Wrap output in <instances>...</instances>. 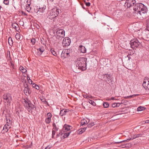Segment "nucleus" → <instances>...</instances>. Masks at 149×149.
<instances>
[{
    "instance_id": "19",
    "label": "nucleus",
    "mask_w": 149,
    "mask_h": 149,
    "mask_svg": "<svg viewBox=\"0 0 149 149\" xmlns=\"http://www.w3.org/2000/svg\"><path fill=\"white\" fill-rule=\"evenodd\" d=\"M71 126H70L68 125L65 124L63 127V132H66L70 130V128H71Z\"/></svg>"
},
{
    "instance_id": "14",
    "label": "nucleus",
    "mask_w": 149,
    "mask_h": 149,
    "mask_svg": "<svg viewBox=\"0 0 149 149\" xmlns=\"http://www.w3.org/2000/svg\"><path fill=\"white\" fill-rule=\"evenodd\" d=\"M24 93L26 95H28L31 94V91L29 88L28 87V86L26 85V86L25 87L24 89Z\"/></svg>"
},
{
    "instance_id": "32",
    "label": "nucleus",
    "mask_w": 149,
    "mask_h": 149,
    "mask_svg": "<svg viewBox=\"0 0 149 149\" xmlns=\"http://www.w3.org/2000/svg\"><path fill=\"white\" fill-rule=\"evenodd\" d=\"M70 131H69L68 132H66L63 134V137L64 138H67L69 135L70 134Z\"/></svg>"
},
{
    "instance_id": "36",
    "label": "nucleus",
    "mask_w": 149,
    "mask_h": 149,
    "mask_svg": "<svg viewBox=\"0 0 149 149\" xmlns=\"http://www.w3.org/2000/svg\"><path fill=\"white\" fill-rule=\"evenodd\" d=\"M109 106V104L107 102H104L103 104V106L104 108H108Z\"/></svg>"
},
{
    "instance_id": "1",
    "label": "nucleus",
    "mask_w": 149,
    "mask_h": 149,
    "mask_svg": "<svg viewBox=\"0 0 149 149\" xmlns=\"http://www.w3.org/2000/svg\"><path fill=\"white\" fill-rule=\"evenodd\" d=\"M86 59L84 58H79L76 61V67L79 69L85 70L86 69Z\"/></svg>"
},
{
    "instance_id": "21",
    "label": "nucleus",
    "mask_w": 149,
    "mask_h": 149,
    "mask_svg": "<svg viewBox=\"0 0 149 149\" xmlns=\"http://www.w3.org/2000/svg\"><path fill=\"white\" fill-rule=\"evenodd\" d=\"M12 26L14 29H15L16 31H18V32H19V31H18L19 30V25H18L17 24L15 23H14L12 24Z\"/></svg>"
},
{
    "instance_id": "38",
    "label": "nucleus",
    "mask_w": 149,
    "mask_h": 149,
    "mask_svg": "<svg viewBox=\"0 0 149 149\" xmlns=\"http://www.w3.org/2000/svg\"><path fill=\"white\" fill-rule=\"evenodd\" d=\"M20 35L19 33H17V34H16L15 37L17 40H18L20 38Z\"/></svg>"
},
{
    "instance_id": "30",
    "label": "nucleus",
    "mask_w": 149,
    "mask_h": 149,
    "mask_svg": "<svg viewBox=\"0 0 149 149\" xmlns=\"http://www.w3.org/2000/svg\"><path fill=\"white\" fill-rule=\"evenodd\" d=\"M145 109V107L140 106L137 108V111H143Z\"/></svg>"
},
{
    "instance_id": "58",
    "label": "nucleus",
    "mask_w": 149,
    "mask_h": 149,
    "mask_svg": "<svg viewBox=\"0 0 149 149\" xmlns=\"http://www.w3.org/2000/svg\"><path fill=\"white\" fill-rule=\"evenodd\" d=\"M127 56V57H128V58H129V60L130 59V54H128V55Z\"/></svg>"
},
{
    "instance_id": "59",
    "label": "nucleus",
    "mask_w": 149,
    "mask_h": 149,
    "mask_svg": "<svg viewBox=\"0 0 149 149\" xmlns=\"http://www.w3.org/2000/svg\"><path fill=\"white\" fill-rule=\"evenodd\" d=\"M149 123V120H147L145 121V123Z\"/></svg>"
},
{
    "instance_id": "17",
    "label": "nucleus",
    "mask_w": 149,
    "mask_h": 149,
    "mask_svg": "<svg viewBox=\"0 0 149 149\" xmlns=\"http://www.w3.org/2000/svg\"><path fill=\"white\" fill-rule=\"evenodd\" d=\"M6 124L5 125H7L8 126H11L12 125V122L10 120L9 117L6 116Z\"/></svg>"
},
{
    "instance_id": "25",
    "label": "nucleus",
    "mask_w": 149,
    "mask_h": 149,
    "mask_svg": "<svg viewBox=\"0 0 149 149\" xmlns=\"http://www.w3.org/2000/svg\"><path fill=\"white\" fill-rule=\"evenodd\" d=\"M68 57V56L67 55V54H66L63 51H62L61 55V58L63 59H64Z\"/></svg>"
},
{
    "instance_id": "9",
    "label": "nucleus",
    "mask_w": 149,
    "mask_h": 149,
    "mask_svg": "<svg viewBox=\"0 0 149 149\" xmlns=\"http://www.w3.org/2000/svg\"><path fill=\"white\" fill-rule=\"evenodd\" d=\"M46 6L45 5H44L42 7L39 8L38 9L37 8L36 9H34V12H36L37 13L39 14L40 13H42L45 11V10L46 9Z\"/></svg>"
},
{
    "instance_id": "57",
    "label": "nucleus",
    "mask_w": 149,
    "mask_h": 149,
    "mask_svg": "<svg viewBox=\"0 0 149 149\" xmlns=\"http://www.w3.org/2000/svg\"><path fill=\"white\" fill-rule=\"evenodd\" d=\"M138 138V137H136V135H134V137H133V138L132 139H134L135 138Z\"/></svg>"
},
{
    "instance_id": "2",
    "label": "nucleus",
    "mask_w": 149,
    "mask_h": 149,
    "mask_svg": "<svg viewBox=\"0 0 149 149\" xmlns=\"http://www.w3.org/2000/svg\"><path fill=\"white\" fill-rule=\"evenodd\" d=\"M59 13V9L55 7L49 10L48 14V18L49 19H52L58 16Z\"/></svg>"
},
{
    "instance_id": "23",
    "label": "nucleus",
    "mask_w": 149,
    "mask_h": 149,
    "mask_svg": "<svg viewBox=\"0 0 149 149\" xmlns=\"http://www.w3.org/2000/svg\"><path fill=\"white\" fill-rule=\"evenodd\" d=\"M128 139L126 140H124L123 141H121L120 142H112V143H111V144H119L120 143H122L123 142H124L125 141L128 142L130 140V139Z\"/></svg>"
},
{
    "instance_id": "54",
    "label": "nucleus",
    "mask_w": 149,
    "mask_h": 149,
    "mask_svg": "<svg viewBox=\"0 0 149 149\" xmlns=\"http://www.w3.org/2000/svg\"><path fill=\"white\" fill-rule=\"evenodd\" d=\"M91 53L92 54H93L95 55H96V54L97 53L96 52H94V51H91Z\"/></svg>"
},
{
    "instance_id": "49",
    "label": "nucleus",
    "mask_w": 149,
    "mask_h": 149,
    "mask_svg": "<svg viewBox=\"0 0 149 149\" xmlns=\"http://www.w3.org/2000/svg\"><path fill=\"white\" fill-rule=\"evenodd\" d=\"M27 80H28V82L29 83V84H32V80L30 79H29H29H28V77H27Z\"/></svg>"
},
{
    "instance_id": "5",
    "label": "nucleus",
    "mask_w": 149,
    "mask_h": 149,
    "mask_svg": "<svg viewBox=\"0 0 149 149\" xmlns=\"http://www.w3.org/2000/svg\"><path fill=\"white\" fill-rule=\"evenodd\" d=\"M143 86L146 90L149 91V79L148 77L144 78Z\"/></svg>"
},
{
    "instance_id": "18",
    "label": "nucleus",
    "mask_w": 149,
    "mask_h": 149,
    "mask_svg": "<svg viewBox=\"0 0 149 149\" xmlns=\"http://www.w3.org/2000/svg\"><path fill=\"white\" fill-rule=\"evenodd\" d=\"M11 127V126H8L7 125H5L4 126L3 129L2 131L3 133L6 132L8 131V130Z\"/></svg>"
},
{
    "instance_id": "52",
    "label": "nucleus",
    "mask_w": 149,
    "mask_h": 149,
    "mask_svg": "<svg viewBox=\"0 0 149 149\" xmlns=\"http://www.w3.org/2000/svg\"><path fill=\"white\" fill-rule=\"evenodd\" d=\"M11 67L13 69L14 68V65L13 64L11 63Z\"/></svg>"
},
{
    "instance_id": "37",
    "label": "nucleus",
    "mask_w": 149,
    "mask_h": 149,
    "mask_svg": "<svg viewBox=\"0 0 149 149\" xmlns=\"http://www.w3.org/2000/svg\"><path fill=\"white\" fill-rule=\"evenodd\" d=\"M69 51L70 50H65L64 51H63L69 57L70 56V55Z\"/></svg>"
},
{
    "instance_id": "40",
    "label": "nucleus",
    "mask_w": 149,
    "mask_h": 149,
    "mask_svg": "<svg viewBox=\"0 0 149 149\" xmlns=\"http://www.w3.org/2000/svg\"><path fill=\"white\" fill-rule=\"evenodd\" d=\"M45 122L47 124L51 122V118H46Z\"/></svg>"
},
{
    "instance_id": "20",
    "label": "nucleus",
    "mask_w": 149,
    "mask_h": 149,
    "mask_svg": "<svg viewBox=\"0 0 149 149\" xmlns=\"http://www.w3.org/2000/svg\"><path fill=\"white\" fill-rule=\"evenodd\" d=\"M79 50V52H80L83 53H85L86 52V48L82 45H80Z\"/></svg>"
},
{
    "instance_id": "4",
    "label": "nucleus",
    "mask_w": 149,
    "mask_h": 149,
    "mask_svg": "<svg viewBox=\"0 0 149 149\" xmlns=\"http://www.w3.org/2000/svg\"><path fill=\"white\" fill-rule=\"evenodd\" d=\"M141 42L137 39H134L130 41V44L131 48L133 49H135L139 45Z\"/></svg>"
},
{
    "instance_id": "11",
    "label": "nucleus",
    "mask_w": 149,
    "mask_h": 149,
    "mask_svg": "<svg viewBox=\"0 0 149 149\" xmlns=\"http://www.w3.org/2000/svg\"><path fill=\"white\" fill-rule=\"evenodd\" d=\"M31 1L32 0H27L26 1V5L25 7V9L29 13L30 12L31 10V8L30 6Z\"/></svg>"
},
{
    "instance_id": "43",
    "label": "nucleus",
    "mask_w": 149,
    "mask_h": 149,
    "mask_svg": "<svg viewBox=\"0 0 149 149\" xmlns=\"http://www.w3.org/2000/svg\"><path fill=\"white\" fill-rule=\"evenodd\" d=\"M94 122L91 123H89L88 125V127H91L92 126H94Z\"/></svg>"
},
{
    "instance_id": "35",
    "label": "nucleus",
    "mask_w": 149,
    "mask_h": 149,
    "mask_svg": "<svg viewBox=\"0 0 149 149\" xmlns=\"http://www.w3.org/2000/svg\"><path fill=\"white\" fill-rule=\"evenodd\" d=\"M51 52L52 54L53 55L55 56H57L56 53L55 51H54V49H51Z\"/></svg>"
},
{
    "instance_id": "41",
    "label": "nucleus",
    "mask_w": 149,
    "mask_h": 149,
    "mask_svg": "<svg viewBox=\"0 0 149 149\" xmlns=\"http://www.w3.org/2000/svg\"><path fill=\"white\" fill-rule=\"evenodd\" d=\"M143 135V132H142L139 134H136V137H142V136Z\"/></svg>"
},
{
    "instance_id": "27",
    "label": "nucleus",
    "mask_w": 149,
    "mask_h": 149,
    "mask_svg": "<svg viewBox=\"0 0 149 149\" xmlns=\"http://www.w3.org/2000/svg\"><path fill=\"white\" fill-rule=\"evenodd\" d=\"M88 120V121L87 120H86V123H85L84 119L82 120L81 121V125H83L87 124H88V122H89V120Z\"/></svg>"
},
{
    "instance_id": "47",
    "label": "nucleus",
    "mask_w": 149,
    "mask_h": 149,
    "mask_svg": "<svg viewBox=\"0 0 149 149\" xmlns=\"http://www.w3.org/2000/svg\"><path fill=\"white\" fill-rule=\"evenodd\" d=\"M133 97V96L132 95H129L128 96H127L124 97V98L125 99H127V98H131L132 97Z\"/></svg>"
},
{
    "instance_id": "44",
    "label": "nucleus",
    "mask_w": 149,
    "mask_h": 149,
    "mask_svg": "<svg viewBox=\"0 0 149 149\" xmlns=\"http://www.w3.org/2000/svg\"><path fill=\"white\" fill-rule=\"evenodd\" d=\"M52 114L50 113H47V118H52Z\"/></svg>"
},
{
    "instance_id": "63",
    "label": "nucleus",
    "mask_w": 149,
    "mask_h": 149,
    "mask_svg": "<svg viewBox=\"0 0 149 149\" xmlns=\"http://www.w3.org/2000/svg\"><path fill=\"white\" fill-rule=\"evenodd\" d=\"M1 6H0V9H1Z\"/></svg>"
},
{
    "instance_id": "45",
    "label": "nucleus",
    "mask_w": 149,
    "mask_h": 149,
    "mask_svg": "<svg viewBox=\"0 0 149 149\" xmlns=\"http://www.w3.org/2000/svg\"><path fill=\"white\" fill-rule=\"evenodd\" d=\"M84 2V3L85 4L86 6L88 7H89V6H90V2H86V1H85Z\"/></svg>"
},
{
    "instance_id": "53",
    "label": "nucleus",
    "mask_w": 149,
    "mask_h": 149,
    "mask_svg": "<svg viewBox=\"0 0 149 149\" xmlns=\"http://www.w3.org/2000/svg\"><path fill=\"white\" fill-rule=\"evenodd\" d=\"M27 111H29V112H31V110H32L31 109H30V108H27Z\"/></svg>"
},
{
    "instance_id": "29",
    "label": "nucleus",
    "mask_w": 149,
    "mask_h": 149,
    "mask_svg": "<svg viewBox=\"0 0 149 149\" xmlns=\"http://www.w3.org/2000/svg\"><path fill=\"white\" fill-rule=\"evenodd\" d=\"M52 125L53 127H54L53 128L52 130L58 131V128L56 127L55 124V123H53Z\"/></svg>"
},
{
    "instance_id": "51",
    "label": "nucleus",
    "mask_w": 149,
    "mask_h": 149,
    "mask_svg": "<svg viewBox=\"0 0 149 149\" xmlns=\"http://www.w3.org/2000/svg\"><path fill=\"white\" fill-rule=\"evenodd\" d=\"M56 131L52 130V138H54V135H55Z\"/></svg>"
},
{
    "instance_id": "56",
    "label": "nucleus",
    "mask_w": 149,
    "mask_h": 149,
    "mask_svg": "<svg viewBox=\"0 0 149 149\" xmlns=\"http://www.w3.org/2000/svg\"><path fill=\"white\" fill-rule=\"evenodd\" d=\"M139 95V94H134L133 95H132L133 96V97H134L136 96H138Z\"/></svg>"
},
{
    "instance_id": "24",
    "label": "nucleus",
    "mask_w": 149,
    "mask_h": 149,
    "mask_svg": "<svg viewBox=\"0 0 149 149\" xmlns=\"http://www.w3.org/2000/svg\"><path fill=\"white\" fill-rule=\"evenodd\" d=\"M19 69L20 71L23 73H25L26 72V68L23 67L22 66H20L19 67Z\"/></svg>"
},
{
    "instance_id": "50",
    "label": "nucleus",
    "mask_w": 149,
    "mask_h": 149,
    "mask_svg": "<svg viewBox=\"0 0 149 149\" xmlns=\"http://www.w3.org/2000/svg\"><path fill=\"white\" fill-rule=\"evenodd\" d=\"M147 28L149 29V18L148 20L147 23Z\"/></svg>"
},
{
    "instance_id": "13",
    "label": "nucleus",
    "mask_w": 149,
    "mask_h": 149,
    "mask_svg": "<svg viewBox=\"0 0 149 149\" xmlns=\"http://www.w3.org/2000/svg\"><path fill=\"white\" fill-rule=\"evenodd\" d=\"M103 79L104 80L108 83H110L112 82V80L111 79V76L109 74H104L103 75Z\"/></svg>"
},
{
    "instance_id": "16",
    "label": "nucleus",
    "mask_w": 149,
    "mask_h": 149,
    "mask_svg": "<svg viewBox=\"0 0 149 149\" xmlns=\"http://www.w3.org/2000/svg\"><path fill=\"white\" fill-rule=\"evenodd\" d=\"M37 54L38 55L40 56L42 54V53L45 51V49L43 47H41L37 49Z\"/></svg>"
},
{
    "instance_id": "8",
    "label": "nucleus",
    "mask_w": 149,
    "mask_h": 149,
    "mask_svg": "<svg viewBox=\"0 0 149 149\" xmlns=\"http://www.w3.org/2000/svg\"><path fill=\"white\" fill-rule=\"evenodd\" d=\"M3 98L4 100H6V101L7 102L10 103L11 102V94L9 93L4 94Z\"/></svg>"
},
{
    "instance_id": "34",
    "label": "nucleus",
    "mask_w": 149,
    "mask_h": 149,
    "mask_svg": "<svg viewBox=\"0 0 149 149\" xmlns=\"http://www.w3.org/2000/svg\"><path fill=\"white\" fill-rule=\"evenodd\" d=\"M9 0H4L3 1V3L4 4L8 6L9 5Z\"/></svg>"
},
{
    "instance_id": "31",
    "label": "nucleus",
    "mask_w": 149,
    "mask_h": 149,
    "mask_svg": "<svg viewBox=\"0 0 149 149\" xmlns=\"http://www.w3.org/2000/svg\"><path fill=\"white\" fill-rule=\"evenodd\" d=\"M8 42L10 45L11 46H12L13 44V42L12 38L11 37H9V38H8Z\"/></svg>"
},
{
    "instance_id": "55",
    "label": "nucleus",
    "mask_w": 149,
    "mask_h": 149,
    "mask_svg": "<svg viewBox=\"0 0 149 149\" xmlns=\"http://www.w3.org/2000/svg\"><path fill=\"white\" fill-rule=\"evenodd\" d=\"M115 100V98L114 97H111V99H109V100Z\"/></svg>"
},
{
    "instance_id": "26",
    "label": "nucleus",
    "mask_w": 149,
    "mask_h": 149,
    "mask_svg": "<svg viewBox=\"0 0 149 149\" xmlns=\"http://www.w3.org/2000/svg\"><path fill=\"white\" fill-rule=\"evenodd\" d=\"M27 103L28 104V107H27V108H30L31 109H34L35 107L34 105L28 102H27Z\"/></svg>"
},
{
    "instance_id": "62",
    "label": "nucleus",
    "mask_w": 149,
    "mask_h": 149,
    "mask_svg": "<svg viewBox=\"0 0 149 149\" xmlns=\"http://www.w3.org/2000/svg\"><path fill=\"white\" fill-rule=\"evenodd\" d=\"M146 40H149V38L148 39H146Z\"/></svg>"
},
{
    "instance_id": "48",
    "label": "nucleus",
    "mask_w": 149,
    "mask_h": 149,
    "mask_svg": "<svg viewBox=\"0 0 149 149\" xmlns=\"http://www.w3.org/2000/svg\"><path fill=\"white\" fill-rule=\"evenodd\" d=\"M52 147L51 145H48L44 149H50Z\"/></svg>"
},
{
    "instance_id": "12",
    "label": "nucleus",
    "mask_w": 149,
    "mask_h": 149,
    "mask_svg": "<svg viewBox=\"0 0 149 149\" xmlns=\"http://www.w3.org/2000/svg\"><path fill=\"white\" fill-rule=\"evenodd\" d=\"M143 4L141 3H137L134 5L133 10L134 11L137 12L140 9L141 7L143 6Z\"/></svg>"
},
{
    "instance_id": "39",
    "label": "nucleus",
    "mask_w": 149,
    "mask_h": 149,
    "mask_svg": "<svg viewBox=\"0 0 149 149\" xmlns=\"http://www.w3.org/2000/svg\"><path fill=\"white\" fill-rule=\"evenodd\" d=\"M83 97L85 98H92L93 97L91 95H89L87 94L83 95Z\"/></svg>"
},
{
    "instance_id": "6",
    "label": "nucleus",
    "mask_w": 149,
    "mask_h": 149,
    "mask_svg": "<svg viewBox=\"0 0 149 149\" xmlns=\"http://www.w3.org/2000/svg\"><path fill=\"white\" fill-rule=\"evenodd\" d=\"M140 9L138 11H137V12H136V13L137 14H139L141 15L142 14H144L145 13H146L148 11V9L146 6H145L144 5L141 7Z\"/></svg>"
},
{
    "instance_id": "42",
    "label": "nucleus",
    "mask_w": 149,
    "mask_h": 149,
    "mask_svg": "<svg viewBox=\"0 0 149 149\" xmlns=\"http://www.w3.org/2000/svg\"><path fill=\"white\" fill-rule=\"evenodd\" d=\"M89 103H90V104L92 105L93 106H95V103L94 102V101L92 100H89Z\"/></svg>"
},
{
    "instance_id": "28",
    "label": "nucleus",
    "mask_w": 149,
    "mask_h": 149,
    "mask_svg": "<svg viewBox=\"0 0 149 149\" xmlns=\"http://www.w3.org/2000/svg\"><path fill=\"white\" fill-rule=\"evenodd\" d=\"M120 104H121V103H114L112 104V107L113 108H115V107H118Z\"/></svg>"
},
{
    "instance_id": "61",
    "label": "nucleus",
    "mask_w": 149,
    "mask_h": 149,
    "mask_svg": "<svg viewBox=\"0 0 149 149\" xmlns=\"http://www.w3.org/2000/svg\"><path fill=\"white\" fill-rule=\"evenodd\" d=\"M42 101L43 102H44L45 101H45V100H42Z\"/></svg>"
},
{
    "instance_id": "22",
    "label": "nucleus",
    "mask_w": 149,
    "mask_h": 149,
    "mask_svg": "<svg viewBox=\"0 0 149 149\" xmlns=\"http://www.w3.org/2000/svg\"><path fill=\"white\" fill-rule=\"evenodd\" d=\"M86 128V127H85L84 128H83L80 129L78 130V131H77V133L79 134H82L83 133V132H85Z\"/></svg>"
},
{
    "instance_id": "46",
    "label": "nucleus",
    "mask_w": 149,
    "mask_h": 149,
    "mask_svg": "<svg viewBox=\"0 0 149 149\" xmlns=\"http://www.w3.org/2000/svg\"><path fill=\"white\" fill-rule=\"evenodd\" d=\"M35 39L34 38H33L31 40V43L33 45H34L35 43Z\"/></svg>"
},
{
    "instance_id": "3",
    "label": "nucleus",
    "mask_w": 149,
    "mask_h": 149,
    "mask_svg": "<svg viewBox=\"0 0 149 149\" xmlns=\"http://www.w3.org/2000/svg\"><path fill=\"white\" fill-rule=\"evenodd\" d=\"M65 32L63 29H58L56 32V40H61L64 37Z\"/></svg>"
},
{
    "instance_id": "10",
    "label": "nucleus",
    "mask_w": 149,
    "mask_h": 149,
    "mask_svg": "<svg viewBox=\"0 0 149 149\" xmlns=\"http://www.w3.org/2000/svg\"><path fill=\"white\" fill-rule=\"evenodd\" d=\"M126 3L127 8L134 6L135 4H136L135 3V0H127Z\"/></svg>"
},
{
    "instance_id": "60",
    "label": "nucleus",
    "mask_w": 149,
    "mask_h": 149,
    "mask_svg": "<svg viewBox=\"0 0 149 149\" xmlns=\"http://www.w3.org/2000/svg\"><path fill=\"white\" fill-rule=\"evenodd\" d=\"M123 146L122 147V148H125V146Z\"/></svg>"
},
{
    "instance_id": "7",
    "label": "nucleus",
    "mask_w": 149,
    "mask_h": 149,
    "mask_svg": "<svg viewBox=\"0 0 149 149\" xmlns=\"http://www.w3.org/2000/svg\"><path fill=\"white\" fill-rule=\"evenodd\" d=\"M70 39L69 38H65L62 42V45L63 46H68L70 45Z\"/></svg>"
},
{
    "instance_id": "64",
    "label": "nucleus",
    "mask_w": 149,
    "mask_h": 149,
    "mask_svg": "<svg viewBox=\"0 0 149 149\" xmlns=\"http://www.w3.org/2000/svg\"><path fill=\"white\" fill-rule=\"evenodd\" d=\"M25 102L26 103V101H25V102Z\"/></svg>"
},
{
    "instance_id": "15",
    "label": "nucleus",
    "mask_w": 149,
    "mask_h": 149,
    "mask_svg": "<svg viewBox=\"0 0 149 149\" xmlns=\"http://www.w3.org/2000/svg\"><path fill=\"white\" fill-rule=\"evenodd\" d=\"M69 109H65L61 110V111H60L59 115L61 116H63L64 115H66V113H67V112H69Z\"/></svg>"
},
{
    "instance_id": "33",
    "label": "nucleus",
    "mask_w": 149,
    "mask_h": 149,
    "mask_svg": "<svg viewBox=\"0 0 149 149\" xmlns=\"http://www.w3.org/2000/svg\"><path fill=\"white\" fill-rule=\"evenodd\" d=\"M32 86H33V87L35 88L37 90H38L39 89V86L35 83L32 84Z\"/></svg>"
}]
</instances>
